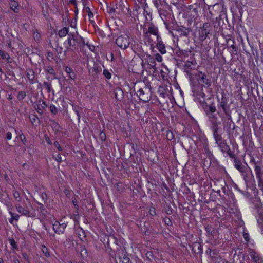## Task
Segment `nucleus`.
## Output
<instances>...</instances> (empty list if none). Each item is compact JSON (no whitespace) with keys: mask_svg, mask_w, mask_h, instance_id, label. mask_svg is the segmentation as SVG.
I'll use <instances>...</instances> for the list:
<instances>
[{"mask_svg":"<svg viewBox=\"0 0 263 263\" xmlns=\"http://www.w3.org/2000/svg\"><path fill=\"white\" fill-rule=\"evenodd\" d=\"M53 144H54V146L57 148L58 151H62V148L61 147L58 141H55L54 142Z\"/></svg>","mask_w":263,"mask_h":263,"instance_id":"nucleus-63","label":"nucleus"},{"mask_svg":"<svg viewBox=\"0 0 263 263\" xmlns=\"http://www.w3.org/2000/svg\"><path fill=\"white\" fill-rule=\"evenodd\" d=\"M158 93L159 96L164 98L165 97V92L164 89L162 87H160L158 90Z\"/></svg>","mask_w":263,"mask_h":263,"instance_id":"nucleus-54","label":"nucleus"},{"mask_svg":"<svg viewBox=\"0 0 263 263\" xmlns=\"http://www.w3.org/2000/svg\"><path fill=\"white\" fill-rule=\"evenodd\" d=\"M232 42V44L230 45L231 48L233 49L232 53L234 54L237 55L238 53V48L236 46V45L234 44V41L233 40H231V39H229L227 40V46L229 45V43Z\"/></svg>","mask_w":263,"mask_h":263,"instance_id":"nucleus-29","label":"nucleus"},{"mask_svg":"<svg viewBox=\"0 0 263 263\" xmlns=\"http://www.w3.org/2000/svg\"><path fill=\"white\" fill-rule=\"evenodd\" d=\"M116 99L118 101L121 100L124 97V92L120 87H117L114 90Z\"/></svg>","mask_w":263,"mask_h":263,"instance_id":"nucleus-21","label":"nucleus"},{"mask_svg":"<svg viewBox=\"0 0 263 263\" xmlns=\"http://www.w3.org/2000/svg\"><path fill=\"white\" fill-rule=\"evenodd\" d=\"M250 163H253L255 166H256V165L258 164L259 163H261V162L260 161H256L255 158L252 157L251 159H250Z\"/></svg>","mask_w":263,"mask_h":263,"instance_id":"nucleus-59","label":"nucleus"},{"mask_svg":"<svg viewBox=\"0 0 263 263\" xmlns=\"http://www.w3.org/2000/svg\"><path fill=\"white\" fill-rule=\"evenodd\" d=\"M176 31L178 32L180 37L185 36L188 37L190 33L191 32L190 28H186L183 26L178 27L175 29Z\"/></svg>","mask_w":263,"mask_h":263,"instance_id":"nucleus-14","label":"nucleus"},{"mask_svg":"<svg viewBox=\"0 0 263 263\" xmlns=\"http://www.w3.org/2000/svg\"><path fill=\"white\" fill-rule=\"evenodd\" d=\"M73 107L74 111H75V112L76 113V114L78 116V122H79L80 120V115L79 111L78 110V107L77 106H73Z\"/></svg>","mask_w":263,"mask_h":263,"instance_id":"nucleus-58","label":"nucleus"},{"mask_svg":"<svg viewBox=\"0 0 263 263\" xmlns=\"http://www.w3.org/2000/svg\"><path fill=\"white\" fill-rule=\"evenodd\" d=\"M29 119L30 122L33 125H34V124L37 122L38 124L40 123V121L39 119V118L37 115L35 114H32L30 115L29 116Z\"/></svg>","mask_w":263,"mask_h":263,"instance_id":"nucleus-36","label":"nucleus"},{"mask_svg":"<svg viewBox=\"0 0 263 263\" xmlns=\"http://www.w3.org/2000/svg\"><path fill=\"white\" fill-rule=\"evenodd\" d=\"M8 198V195H4L0 192V201L7 206L9 203Z\"/></svg>","mask_w":263,"mask_h":263,"instance_id":"nucleus-33","label":"nucleus"},{"mask_svg":"<svg viewBox=\"0 0 263 263\" xmlns=\"http://www.w3.org/2000/svg\"><path fill=\"white\" fill-rule=\"evenodd\" d=\"M10 214L11 215L12 219H14L16 221H17L18 220L20 216L18 214L13 213L12 212H10Z\"/></svg>","mask_w":263,"mask_h":263,"instance_id":"nucleus-57","label":"nucleus"},{"mask_svg":"<svg viewBox=\"0 0 263 263\" xmlns=\"http://www.w3.org/2000/svg\"><path fill=\"white\" fill-rule=\"evenodd\" d=\"M20 138L23 144H25L26 143V139L23 134H22L20 135Z\"/></svg>","mask_w":263,"mask_h":263,"instance_id":"nucleus-62","label":"nucleus"},{"mask_svg":"<svg viewBox=\"0 0 263 263\" xmlns=\"http://www.w3.org/2000/svg\"><path fill=\"white\" fill-rule=\"evenodd\" d=\"M116 44L121 49H126L130 44L129 37L126 34L121 35L116 39Z\"/></svg>","mask_w":263,"mask_h":263,"instance_id":"nucleus-5","label":"nucleus"},{"mask_svg":"<svg viewBox=\"0 0 263 263\" xmlns=\"http://www.w3.org/2000/svg\"><path fill=\"white\" fill-rule=\"evenodd\" d=\"M68 29L67 27H64L62 29L59 31L58 35L60 37H63L68 34Z\"/></svg>","mask_w":263,"mask_h":263,"instance_id":"nucleus-34","label":"nucleus"},{"mask_svg":"<svg viewBox=\"0 0 263 263\" xmlns=\"http://www.w3.org/2000/svg\"><path fill=\"white\" fill-rule=\"evenodd\" d=\"M196 76L197 78L198 81L200 82H202L204 87H209L211 85V80L208 78V76L202 71H198V73L196 74Z\"/></svg>","mask_w":263,"mask_h":263,"instance_id":"nucleus-8","label":"nucleus"},{"mask_svg":"<svg viewBox=\"0 0 263 263\" xmlns=\"http://www.w3.org/2000/svg\"><path fill=\"white\" fill-rule=\"evenodd\" d=\"M205 230L208 234L210 236H213L214 233V230H213V227L211 225H207L205 227Z\"/></svg>","mask_w":263,"mask_h":263,"instance_id":"nucleus-38","label":"nucleus"},{"mask_svg":"<svg viewBox=\"0 0 263 263\" xmlns=\"http://www.w3.org/2000/svg\"><path fill=\"white\" fill-rule=\"evenodd\" d=\"M47 72L52 75H54L55 73L53 68L51 66H48L47 67Z\"/></svg>","mask_w":263,"mask_h":263,"instance_id":"nucleus-60","label":"nucleus"},{"mask_svg":"<svg viewBox=\"0 0 263 263\" xmlns=\"http://www.w3.org/2000/svg\"><path fill=\"white\" fill-rule=\"evenodd\" d=\"M196 64L194 57H192L191 60L187 59L184 64V71L187 73H190L192 69H193V66Z\"/></svg>","mask_w":263,"mask_h":263,"instance_id":"nucleus-13","label":"nucleus"},{"mask_svg":"<svg viewBox=\"0 0 263 263\" xmlns=\"http://www.w3.org/2000/svg\"><path fill=\"white\" fill-rule=\"evenodd\" d=\"M66 227L67 224L65 223H60L58 221H55L53 224V230L56 233H63Z\"/></svg>","mask_w":263,"mask_h":263,"instance_id":"nucleus-12","label":"nucleus"},{"mask_svg":"<svg viewBox=\"0 0 263 263\" xmlns=\"http://www.w3.org/2000/svg\"><path fill=\"white\" fill-rule=\"evenodd\" d=\"M101 70L102 69L101 67L98 64H96L95 63H94V65L92 68L91 72L95 73L96 74H100Z\"/></svg>","mask_w":263,"mask_h":263,"instance_id":"nucleus-37","label":"nucleus"},{"mask_svg":"<svg viewBox=\"0 0 263 263\" xmlns=\"http://www.w3.org/2000/svg\"><path fill=\"white\" fill-rule=\"evenodd\" d=\"M166 138L168 140H172L174 138V135L173 132L170 130H168L166 132Z\"/></svg>","mask_w":263,"mask_h":263,"instance_id":"nucleus-48","label":"nucleus"},{"mask_svg":"<svg viewBox=\"0 0 263 263\" xmlns=\"http://www.w3.org/2000/svg\"><path fill=\"white\" fill-rule=\"evenodd\" d=\"M103 74L104 76V77L107 79H109L111 77V73L107 69H104Z\"/></svg>","mask_w":263,"mask_h":263,"instance_id":"nucleus-51","label":"nucleus"},{"mask_svg":"<svg viewBox=\"0 0 263 263\" xmlns=\"http://www.w3.org/2000/svg\"><path fill=\"white\" fill-rule=\"evenodd\" d=\"M51 127H52V129H53V130L55 132V133H57V132H59V129L60 128V126L58 123L55 122V121H53L52 123Z\"/></svg>","mask_w":263,"mask_h":263,"instance_id":"nucleus-44","label":"nucleus"},{"mask_svg":"<svg viewBox=\"0 0 263 263\" xmlns=\"http://www.w3.org/2000/svg\"><path fill=\"white\" fill-rule=\"evenodd\" d=\"M236 4L238 6V5H241L242 6H246L248 4H249L250 2V0H236Z\"/></svg>","mask_w":263,"mask_h":263,"instance_id":"nucleus-41","label":"nucleus"},{"mask_svg":"<svg viewBox=\"0 0 263 263\" xmlns=\"http://www.w3.org/2000/svg\"><path fill=\"white\" fill-rule=\"evenodd\" d=\"M135 2H138L139 4H140L142 7H144V9L145 7H148L147 4L146 3V0H134Z\"/></svg>","mask_w":263,"mask_h":263,"instance_id":"nucleus-53","label":"nucleus"},{"mask_svg":"<svg viewBox=\"0 0 263 263\" xmlns=\"http://www.w3.org/2000/svg\"><path fill=\"white\" fill-rule=\"evenodd\" d=\"M106 134L105 132H101L99 134V139L102 141H104L106 140Z\"/></svg>","mask_w":263,"mask_h":263,"instance_id":"nucleus-55","label":"nucleus"},{"mask_svg":"<svg viewBox=\"0 0 263 263\" xmlns=\"http://www.w3.org/2000/svg\"><path fill=\"white\" fill-rule=\"evenodd\" d=\"M116 9H118L117 4H116V8H115L114 4H110L109 6L107 7L106 11L112 17H114L116 13H118L116 11Z\"/></svg>","mask_w":263,"mask_h":263,"instance_id":"nucleus-23","label":"nucleus"},{"mask_svg":"<svg viewBox=\"0 0 263 263\" xmlns=\"http://www.w3.org/2000/svg\"><path fill=\"white\" fill-rule=\"evenodd\" d=\"M8 241H9L10 245L12 246L13 249H15V250L18 249V246L16 244V242L15 241L14 239L13 238H9Z\"/></svg>","mask_w":263,"mask_h":263,"instance_id":"nucleus-42","label":"nucleus"},{"mask_svg":"<svg viewBox=\"0 0 263 263\" xmlns=\"http://www.w3.org/2000/svg\"><path fill=\"white\" fill-rule=\"evenodd\" d=\"M157 47L159 52L161 54H164L166 53L165 46L163 43V41L161 40L160 36L159 39H157Z\"/></svg>","mask_w":263,"mask_h":263,"instance_id":"nucleus-19","label":"nucleus"},{"mask_svg":"<svg viewBox=\"0 0 263 263\" xmlns=\"http://www.w3.org/2000/svg\"><path fill=\"white\" fill-rule=\"evenodd\" d=\"M137 95L141 101L146 103L148 102L151 99L152 97L151 85L143 83L141 87L137 89Z\"/></svg>","mask_w":263,"mask_h":263,"instance_id":"nucleus-3","label":"nucleus"},{"mask_svg":"<svg viewBox=\"0 0 263 263\" xmlns=\"http://www.w3.org/2000/svg\"><path fill=\"white\" fill-rule=\"evenodd\" d=\"M211 27L210 23H204L201 28V31L199 32V39L200 41H204L210 32V28Z\"/></svg>","mask_w":263,"mask_h":263,"instance_id":"nucleus-7","label":"nucleus"},{"mask_svg":"<svg viewBox=\"0 0 263 263\" xmlns=\"http://www.w3.org/2000/svg\"><path fill=\"white\" fill-rule=\"evenodd\" d=\"M26 96V93L25 91H19L17 95V99L21 101L24 99Z\"/></svg>","mask_w":263,"mask_h":263,"instance_id":"nucleus-49","label":"nucleus"},{"mask_svg":"<svg viewBox=\"0 0 263 263\" xmlns=\"http://www.w3.org/2000/svg\"><path fill=\"white\" fill-rule=\"evenodd\" d=\"M155 61L157 60L159 62H161L162 61V57L159 53H157L155 55Z\"/></svg>","mask_w":263,"mask_h":263,"instance_id":"nucleus-61","label":"nucleus"},{"mask_svg":"<svg viewBox=\"0 0 263 263\" xmlns=\"http://www.w3.org/2000/svg\"><path fill=\"white\" fill-rule=\"evenodd\" d=\"M13 197L15 199V200L16 201H21V197L20 193L16 190H13L12 191Z\"/></svg>","mask_w":263,"mask_h":263,"instance_id":"nucleus-47","label":"nucleus"},{"mask_svg":"<svg viewBox=\"0 0 263 263\" xmlns=\"http://www.w3.org/2000/svg\"><path fill=\"white\" fill-rule=\"evenodd\" d=\"M145 257L148 260H151L154 258V255L152 251H148L145 254Z\"/></svg>","mask_w":263,"mask_h":263,"instance_id":"nucleus-50","label":"nucleus"},{"mask_svg":"<svg viewBox=\"0 0 263 263\" xmlns=\"http://www.w3.org/2000/svg\"><path fill=\"white\" fill-rule=\"evenodd\" d=\"M50 110L51 112L53 115H55L58 112L57 108L52 104L50 105Z\"/></svg>","mask_w":263,"mask_h":263,"instance_id":"nucleus-52","label":"nucleus"},{"mask_svg":"<svg viewBox=\"0 0 263 263\" xmlns=\"http://www.w3.org/2000/svg\"><path fill=\"white\" fill-rule=\"evenodd\" d=\"M178 57L180 58L182 60L185 61L186 59L189 57V60H191L192 57H194V53L191 49L186 50H179L177 52Z\"/></svg>","mask_w":263,"mask_h":263,"instance_id":"nucleus-10","label":"nucleus"},{"mask_svg":"<svg viewBox=\"0 0 263 263\" xmlns=\"http://www.w3.org/2000/svg\"><path fill=\"white\" fill-rule=\"evenodd\" d=\"M10 8L14 12H17V7L18 6V4L17 2L15 1L12 3H9Z\"/></svg>","mask_w":263,"mask_h":263,"instance_id":"nucleus-39","label":"nucleus"},{"mask_svg":"<svg viewBox=\"0 0 263 263\" xmlns=\"http://www.w3.org/2000/svg\"><path fill=\"white\" fill-rule=\"evenodd\" d=\"M153 3L157 9H160V7L166 6L167 4L164 0H153Z\"/></svg>","mask_w":263,"mask_h":263,"instance_id":"nucleus-31","label":"nucleus"},{"mask_svg":"<svg viewBox=\"0 0 263 263\" xmlns=\"http://www.w3.org/2000/svg\"><path fill=\"white\" fill-rule=\"evenodd\" d=\"M36 203L37 204V211H39L43 216H46L47 212L45 209L44 205L38 201H36Z\"/></svg>","mask_w":263,"mask_h":263,"instance_id":"nucleus-27","label":"nucleus"},{"mask_svg":"<svg viewBox=\"0 0 263 263\" xmlns=\"http://www.w3.org/2000/svg\"><path fill=\"white\" fill-rule=\"evenodd\" d=\"M115 257L118 259V262L116 261L117 263H130V259L127 257L124 248L118 249Z\"/></svg>","mask_w":263,"mask_h":263,"instance_id":"nucleus-6","label":"nucleus"},{"mask_svg":"<svg viewBox=\"0 0 263 263\" xmlns=\"http://www.w3.org/2000/svg\"><path fill=\"white\" fill-rule=\"evenodd\" d=\"M0 55L3 59H6L8 62H9L10 56L7 52H5L3 50H0Z\"/></svg>","mask_w":263,"mask_h":263,"instance_id":"nucleus-43","label":"nucleus"},{"mask_svg":"<svg viewBox=\"0 0 263 263\" xmlns=\"http://www.w3.org/2000/svg\"><path fill=\"white\" fill-rule=\"evenodd\" d=\"M233 159L235 167L241 173L244 177H246L247 174V167L242 164L240 160L236 159L235 156Z\"/></svg>","mask_w":263,"mask_h":263,"instance_id":"nucleus-9","label":"nucleus"},{"mask_svg":"<svg viewBox=\"0 0 263 263\" xmlns=\"http://www.w3.org/2000/svg\"><path fill=\"white\" fill-rule=\"evenodd\" d=\"M26 76L30 81V83H33V81L35 79V72L34 70L31 69H27L26 71Z\"/></svg>","mask_w":263,"mask_h":263,"instance_id":"nucleus-24","label":"nucleus"},{"mask_svg":"<svg viewBox=\"0 0 263 263\" xmlns=\"http://www.w3.org/2000/svg\"><path fill=\"white\" fill-rule=\"evenodd\" d=\"M219 123H220V122H219L218 123V122H217V121L210 123V124H211L210 127L213 132L214 137L219 135L218 134V129H219L218 124Z\"/></svg>","mask_w":263,"mask_h":263,"instance_id":"nucleus-22","label":"nucleus"},{"mask_svg":"<svg viewBox=\"0 0 263 263\" xmlns=\"http://www.w3.org/2000/svg\"><path fill=\"white\" fill-rule=\"evenodd\" d=\"M47 106V105L46 102L40 99L38 100L37 104L34 106V108L39 114L42 115L43 114L42 110L45 109Z\"/></svg>","mask_w":263,"mask_h":263,"instance_id":"nucleus-17","label":"nucleus"},{"mask_svg":"<svg viewBox=\"0 0 263 263\" xmlns=\"http://www.w3.org/2000/svg\"><path fill=\"white\" fill-rule=\"evenodd\" d=\"M167 7V5L166 4V6H162L161 7H160V9H157L158 11L159 15L161 17H162V16L166 17V15L167 14V12L166 10V9Z\"/></svg>","mask_w":263,"mask_h":263,"instance_id":"nucleus-30","label":"nucleus"},{"mask_svg":"<svg viewBox=\"0 0 263 263\" xmlns=\"http://www.w3.org/2000/svg\"><path fill=\"white\" fill-rule=\"evenodd\" d=\"M77 250L78 251H80V254L83 258H85L87 257V251L85 246H80V247L77 249Z\"/></svg>","mask_w":263,"mask_h":263,"instance_id":"nucleus-25","label":"nucleus"},{"mask_svg":"<svg viewBox=\"0 0 263 263\" xmlns=\"http://www.w3.org/2000/svg\"><path fill=\"white\" fill-rule=\"evenodd\" d=\"M262 176L256 177L258 179V187L263 193V179Z\"/></svg>","mask_w":263,"mask_h":263,"instance_id":"nucleus-45","label":"nucleus"},{"mask_svg":"<svg viewBox=\"0 0 263 263\" xmlns=\"http://www.w3.org/2000/svg\"><path fill=\"white\" fill-rule=\"evenodd\" d=\"M217 101L218 108L219 109L221 108L228 119H230L231 121H232V111L230 109V105L228 104V98L226 97V95L223 93L221 99L218 98Z\"/></svg>","mask_w":263,"mask_h":263,"instance_id":"nucleus-4","label":"nucleus"},{"mask_svg":"<svg viewBox=\"0 0 263 263\" xmlns=\"http://www.w3.org/2000/svg\"><path fill=\"white\" fill-rule=\"evenodd\" d=\"M69 37L67 39L68 46L67 47V50L73 51L77 49L76 46V40L74 38V35L72 34H68Z\"/></svg>","mask_w":263,"mask_h":263,"instance_id":"nucleus-11","label":"nucleus"},{"mask_svg":"<svg viewBox=\"0 0 263 263\" xmlns=\"http://www.w3.org/2000/svg\"><path fill=\"white\" fill-rule=\"evenodd\" d=\"M261 163H259L254 166L256 177L262 176L263 173L261 169Z\"/></svg>","mask_w":263,"mask_h":263,"instance_id":"nucleus-32","label":"nucleus"},{"mask_svg":"<svg viewBox=\"0 0 263 263\" xmlns=\"http://www.w3.org/2000/svg\"><path fill=\"white\" fill-rule=\"evenodd\" d=\"M148 33L151 34L156 35L157 36V39H159L160 37L157 27L152 23H148V32H146L145 34H147Z\"/></svg>","mask_w":263,"mask_h":263,"instance_id":"nucleus-16","label":"nucleus"},{"mask_svg":"<svg viewBox=\"0 0 263 263\" xmlns=\"http://www.w3.org/2000/svg\"><path fill=\"white\" fill-rule=\"evenodd\" d=\"M202 107L210 123L217 121L218 117L215 114L217 109L214 102L208 104L206 102H203L202 103Z\"/></svg>","mask_w":263,"mask_h":263,"instance_id":"nucleus-1","label":"nucleus"},{"mask_svg":"<svg viewBox=\"0 0 263 263\" xmlns=\"http://www.w3.org/2000/svg\"><path fill=\"white\" fill-rule=\"evenodd\" d=\"M65 71L70 79L72 80H74L75 79L76 74L70 67L68 66L65 67Z\"/></svg>","mask_w":263,"mask_h":263,"instance_id":"nucleus-28","label":"nucleus"},{"mask_svg":"<svg viewBox=\"0 0 263 263\" xmlns=\"http://www.w3.org/2000/svg\"><path fill=\"white\" fill-rule=\"evenodd\" d=\"M205 152L207 154V156L211 159L212 157H213V155L212 152L210 151L209 148L208 147H205L204 148Z\"/></svg>","mask_w":263,"mask_h":263,"instance_id":"nucleus-56","label":"nucleus"},{"mask_svg":"<svg viewBox=\"0 0 263 263\" xmlns=\"http://www.w3.org/2000/svg\"><path fill=\"white\" fill-rule=\"evenodd\" d=\"M192 249L195 254H202L203 252L201 244L197 241L194 242L191 246Z\"/></svg>","mask_w":263,"mask_h":263,"instance_id":"nucleus-18","label":"nucleus"},{"mask_svg":"<svg viewBox=\"0 0 263 263\" xmlns=\"http://www.w3.org/2000/svg\"><path fill=\"white\" fill-rule=\"evenodd\" d=\"M42 86L47 90L48 92H50L51 90V84L46 82L43 83Z\"/></svg>","mask_w":263,"mask_h":263,"instance_id":"nucleus-46","label":"nucleus"},{"mask_svg":"<svg viewBox=\"0 0 263 263\" xmlns=\"http://www.w3.org/2000/svg\"><path fill=\"white\" fill-rule=\"evenodd\" d=\"M53 158H54V159L59 163H60L62 162V157L60 155V154H58L57 155V157H53Z\"/></svg>","mask_w":263,"mask_h":263,"instance_id":"nucleus-64","label":"nucleus"},{"mask_svg":"<svg viewBox=\"0 0 263 263\" xmlns=\"http://www.w3.org/2000/svg\"><path fill=\"white\" fill-rule=\"evenodd\" d=\"M249 255L253 262L255 263H262L263 262V258L254 250H251L249 252Z\"/></svg>","mask_w":263,"mask_h":263,"instance_id":"nucleus-15","label":"nucleus"},{"mask_svg":"<svg viewBox=\"0 0 263 263\" xmlns=\"http://www.w3.org/2000/svg\"><path fill=\"white\" fill-rule=\"evenodd\" d=\"M83 4L84 5V8L85 9L86 12L87 13L88 15L89 18V21H90V23L92 24V23H94V21L91 20V18L93 17V14L91 11L90 10V9L89 7H86L85 4L84 2H83Z\"/></svg>","mask_w":263,"mask_h":263,"instance_id":"nucleus-35","label":"nucleus"},{"mask_svg":"<svg viewBox=\"0 0 263 263\" xmlns=\"http://www.w3.org/2000/svg\"><path fill=\"white\" fill-rule=\"evenodd\" d=\"M41 250H42V252L43 253V254H44V255L46 257H50V253L48 252V249L44 245H42L41 246Z\"/></svg>","mask_w":263,"mask_h":263,"instance_id":"nucleus-40","label":"nucleus"},{"mask_svg":"<svg viewBox=\"0 0 263 263\" xmlns=\"http://www.w3.org/2000/svg\"><path fill=\"white\" fill-rule=\"evenodd\" d=\"M16 209L18 213L21 214L29 217L30 216V212L27 209L25 208L22 206L20 204L15 205Z\"/></svg>","mask_w":263,"mask_h":263,"instance_id":"nucleus-20","label":"nucleus"},{"mask_svg":"<svg viewBox=\"0 0 263 263\" xmlns=\"http://www.w3.org/2000/svg\"><path fill=\"white\" fill-rule=\"evenodd\" d=\"M214 138L215 140V143L217 144L223 154L226 153L231 158H235V154L231 150L226 140L222 137L220 134Z\"/></svg>","mask_w":263,"mask_h":263,"instance_id":"nucleus-2","label":"nucleus"},{"mask_svg":"<svg viewBox=\"0 0 263 263\" xmlns=\"http://www.w3.org/2000/svg\"><path fill=\"white\" fill-rule=\"evenodd\" d=\"M148 65L150 66V68H153L155 71L157 70L156 63L155 59L151 56H149L147 59Z\"/></svg>","mask_w":263,"mask_h":263,"instance_id":"nucleus-26","label":"nucleus"}]
</instances>
